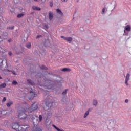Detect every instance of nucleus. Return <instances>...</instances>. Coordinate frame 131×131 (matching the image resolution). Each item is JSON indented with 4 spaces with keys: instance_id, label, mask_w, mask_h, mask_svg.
Listing matches in <instances>:
<instances>
[{
    "instance_id": "nucleus-1",
    "label": "nucleus",
    "mask_w": 131,
    "mask_h": 131,
    "mask_svg": "<svg viewBox=\"0 0 131 131\" xmlns=\"http://www.w3.org/2000/svg\"><path fill=\"white\" fill-rule=\"evenodd\" d=\"M38 108V104L37 103L35 102L32 104L31 107H28V110L27 108L25 109L21 108L20 110L19 111V114L18 117L20 119H25L26 117H27V115L25 114V112L28 111L29 113H30L31 111H34V110H37Z\"/></svg>"
},
{
    "instance_id": "nucleus-2",
    "label": "nucleus",
    "mask_w": 131,
    "mask_h": 131,
    "mask_svg": "<svg viewBox=\"0 0 131 131\" xmlns=\"http://www.w3.org/2000/svg\"><path fill=\"white\" fill-rule=\"evenodd\" d=\"M28 126L27 125H21L20 126L19 123H13L12 124L13 129H15L17 131H25L27 129Z\"/></svg>"
},
{
    "instance_id": "nucleus-3",
    "label": "nucleus",
    "mask_w": 131,
    "mask_h": 131,
    "mask_svg": "<svg viewBox=\"0 0 131 131\" xmlns=\"http://www.w3.org/2000/svg\"><path fill=\"white\" fill-rule=\"evenodd\" d=\"M32 119L33 120V123L34 125H36V124H37L39 122V121H38V117H37L36 115H32Z\"/></svg>"
},
{
    "instance_id": "nucleus-4",
    "label": "nucleus",
    "mask_w": 131,
    "mask_h": 131,
    "mask_svg": "<svg viewBox=\"0 0 131 131\" xmlns=\"http://www.w3.org/2000/svg\"><path fill=\"white\" fill-rule=\"evenodd\" d=\"M4 61H5L6 64V66L5 67V68L6 69H8V68H9V65H8L7 59H4V60H2V59H0V69H1L2 66H3V62H4Z\"/></svg>"
},
{
    "instance_id": "nucleus-5",
    "label": "nucleus",
    "mask_w": 131,
    "mask_h": 131,
    "mask_svg": "<svg viewBox=\"0 0 131 131\" xmlns=\"http://www.w3.org/2000/svg\"><path fill=\"white\" fill-rule=\"evenodd\" d=\"M46 106L44 107V109H46L47 110H49L53 105H54V103H51L49 102H46Z\"/></svg>"
},
{
    "instance_id": "nucleus-6",
    "label": "nucleus",
    "mask_w": 131,
    "mask_h": 131,
    "mask_svg": "<svg viewBox=\"0 0 131 131\" xmlns=\"http://www.w3.org/2000/svg\"><path fill=\"white\" fill-rule=\"evenodd\" d=\"M2 71L4 74H8L7 71H8V72H12L13 74H14V75H16V72H15V71H12L9 69H7V70H6L5 69H3L2 70Z\"/></svg>"
},
{
    "instance_id": "nucleus-7",
    "label": "nucleus",
    "mask_w": 131,
    "mask_h": 131,
    "mask_svg": "<svg viewBox=\"0 0 131 131\" xmlns=\"http://www.w3.org/2000/svg\"><path fill=\"white\" fill-rule=\"evenodd\" d=\"M129 76L130 75L129 74H127L126 76V79H125V84H126V85H128V83H127V81H128L129 80Z\"/></svg>"
},
{
    "instance_id": "nucleus-8",
    "label": "nucleus",
    "mask_w": 131,
    "mask_h": 131,
    "mask_svg": "<svg viewBox=\"0 0 131 131\" xmlns=\"http://www.w3.org/2000/svg\"><path fill=\"white\" fill-rule=\"evenodd\" d=\"M53 18H54V13L52 12H49V19L50 20L53 19Z\"/></svg>"
},
{
    "instance_id": "nucleus-9",
    "label": "nucleus",
    "mask_w": 131,
    "mask_h": 131,
    "mask_svg": "<svg viewBox=\"0 0 131 131\" xmlns=\"http://www.w3.org/2000/svg\"><path fill=\"white\" fill-rule=\"evenodd\" d=\"M32 9L34 11H40L41 10L40 8L36 6H33Z\"/></svg>"
},
{
    "instance_id": "nucleus-10",
    "label": "nucleus",
    "mask_w": 131,
    "mask_h": 131,
    "mask_svg": "<svg viewBox=\"0 0 131 131\" xmlns=\"http://www.w3.org/2000/svg\"><path fill=\"white\" fill-rule=\"evenodd\" d=\"M64 38H65V40H67V41H68L70 43L72 41V37H68Z\"/></svg>"
},
{
    "instance_id": "nucleus-11",
    "label": "nucleus",
    "mask_w": 131,
    "mask_h": 131,
    "mask_svg": "<svg viewBox=\"0 0 131 131\" xmlns=\"http://www.w3.org/2000/svg\"><path fill=\"white\" fill-rule=\"evenodd\" d=\"M61 71H64V72L66 71L70 72L71 71V70L69 68H65L61 70Z\"/></svg>"
},
{
    "instance_id": "nucleus-12",
    "label": "nucleus",
    "mask_w": 131,
    "mask_h": 131,
    "mask_svg": "<svg viewBox=\"0 0 131 131\" xmlns=\"http://www.w3.org/2000/svg\"><path fill=\"white\" fill-rule=\"evenodd\" d=\"M56 12L57 13H58V14H59V15H61V16H63V12H62V11H61V10H60L59 9H57L56 10Z\"/></svg>"
},
{
    "instance_id": "nucleus-13",
    "label": "nucleus",
    "mask_w": 131,
    "mask_h": 131,
    "mask_svg": "<svg viewBox=\"0 0 131 131\" xmlns=\"http://www.w3.org/2000/svg\"><path fill=\"white\" fill-rule=\"evenodd\" d=\"M125 30L126 31H130V26L129 25H127V26L125 27Z\"/></svg>"
},
{
    "instance_id": "nucleus-14",
    "label": "nucleus",
    "mask_w": 131,
    "mask_h": 131,
    "mask_svg": "<svg viewBox=\"0 0 131 131\" xmlns=\"http://www.w3.org/2000/svg\"><path fill=\"white\" fill-rule=\"evenodd\" d=\"M27 81L28 83H30V84H31V85H34V83L32 82V81L30 79H28Z\"/></svg>"
},
{
    "instance_id": "nucleus-15",
    "label": "nucleus",
    "mask_w": 131,
    "mask_h": 131,
    "mask_svg": "<svg viewBox=\"0 0 131 131\" xmlns=\"http://www.w3.org/2000/svg\"><path fill=\"white\" fill-rule=\"evenodd\" d=\"M89 113H90V110H89L88 111H87L85 112V113L84 115V118H86V117H87L88 115H89Z\"/></svg>"
},
{
    "instance_id": "nucleus-16",
    "label": "nucleus",
    "mask_w": 131,
    "mask_h": 131,
    "mask_svg": "<svg viewBox=\"0 0 131 131\" xmlns=\"http://www.w3.org/2000/svg\"><path fill=\"white\" fill-rule=\"evenodd\" d=\"M12 105H13L12 101H10L9 103L6 104V105L7 106V107H10L11 106H12Z\"/></svg>"
},
{
    "instance_id": "nucleus-17",
    "label": "nucleus",
    "mask_w": 131,
    "mask_h": 131,
    "mask_svg": "<svg viewBox=\"0 0 131 131\" xmlns=\"http://www.w3.org/2000/svg\"><path fill=\"white\" fill-rule=\"evenodd\" d=\"M26 48H27V49H30L31 48V43H29L27 44Z\"/></svg>"
},
{
    "instance_id": "nucleus-18",
    "label": "nucleus",
    "mask_w": 131,
    "mask_h": 131,
    "mask_svg": "<svg viewBox=\"0 0 131 131\" xmlns=\"http://www.w3.org/2000/svg\"><path fill=\"white\" fill-rule=\"evenodd\" d=\"M24 15V14L23 13L18 14L17 15V18H21V17H23Z\"/></svg>"
},
{
    "instance_id": "nucleus-19",
    "label": "nucleus",
    "mask_w": 131,
    "mask_h": 131,
    "mask_svg": "<svg viewBox=\"0 0 131 131\" xmlns=\"http://www.w3.org/2000/svg\"><path fill=\"white\" fill-rule=\"evenodd\" d=\"M6 85V83H3L0 85V88L2 89V88H5Z\"/></svg>"
},
{
    "instance_id": "nucleus-20",
    "label": "nucleus",
    "mask_w": 131,
    "mask_h": 131,
    "mask_svg": "<svg viewBox=\"0 0 131 131\" xmlns=\"http://www.w3.org/2000/svg\"><path fill=\"white\" fill-rule=\"evenodd\" d=\"M40 69L45 70H47L48 69V68L45 67V66H42L40 67Z\"/></svg>"
},
{
    "instance_id": "nucleus-21",
    "label": "nucleus",
    "mask_w": 131,
    "mask_h": 131,
    "mask_svg": "<svg viewBox=\"0 0 131 131\" xmlns=\"http://www.w3.org/2000/svg\"><path fill=\"white\" fill-rule=\"evenodd\" d=\"M12 84L13 85H16L17 84H18V82H17V81L14 80L12 82Z\"/></svg>"
},
{
    "instance_id": "nucleus-22",
    "label": "nucleus",
    "mask_w": 131,
    "mask_h": 131,
    "mask_svg": "<svg viewBox=\"0 0 131 131\" xmlns=\"http://www.w3.org/2000/svg\"><path fill=\"white\" fill-rule=\"evenodd\" d=\"M39 120L40 122L42 120V116L41 115H39Z\"/></svg>"
},
{
    "instance_id": "nucleus-23",
    "label": "nucleus",
    "mask_w": 131,
    "mask_h": 131,
    "mask_svg": "<svg viewBox=\"0 0 131 131\" xmlns=\"http://www.w3.org/2000/svg\"><path fill=\"white\" fill-rule=\"evenodd\" d=\"M97 104H98V102H97V100L93 101V105H94V106H96V105H97Z\"/></svg>"
},
{
    "instance_id": "nucleus-24",
    "label": "nucleus",
    "mask_w": 131,
    "mask_h": 131,
    "mask_svg": "<svg viewBox=\"0 0 131 131\" xmlns=\"http://www.w3.org/2000/svg\"><path fill=\"white\" fill-rule=\"evenodd\" d=\"M68 91V89H66L64 91L62 92V95H66L67 94V91Z\"/></svg>"
},
{
    "instance_id": "nucleus-25",
    "label": "nucleus",
    "mask_w": 131,
    "mask_h": 131,
    "mask_svg": "<svg viewBox=\"0 0 131 131\" xmlns=\"http://www.w3.org/2000/svg\"><path fill=\"white\" fill-rule=\"evenodd\" d=\"M30 94H31L32 93L33 94V97H36V94H35L34 93H33V92L32 91H30Z\"/></svg>"
},
{
    "instance_id": "nucleus-26",
    "label": "nucleus",
    "mask_w": 131,
    "mask_h": 131,
    "mask_svg": "<svg viewBox=\"0 0 131 131\" xmlns=\"http://www.w3.org/2000/svg\"><path fill=\"white\" fill-rule=\"evenodd\" d=\"M6 101H7V99L6 98V97H4L3 99L2 100V103H5V102H6Z\"/></svg>"
},
{
    "instance_id": "nucleus-27",
    "label": "nucleus",
    "mask_w": 131,
    "mask_h": 131,
    "mask_svg": "<svg viewBox=\"0 0 131 131\" xmlns=\"http://www.w3.org/2000/svg\"><path fill=\"white\" fill-rule=\"evenodd\" d=\"M7 29H14V26L7 27Z\"/></svg>"
},
{
    "instance_id": "nucleus-28",
    "label": "nucleus",
    "mask_w": 131,
    "mask_h": 131,
    "mask_svg": "<svg viewBox=\"0 0 131 131\" xmlns=\"http://www.w3.org/2000/svg\"><path fill=\"white\" fill-rule=\"evenodd\" d=\"M43 26H44V27H45L46 28H49V26L47 25V24H45L44 25H43Z\"/></svg>"
},
{
    "instance_id": "nucleus-29",
    "label": "nucleus",
    "mask_w": 131,
    "mask_h": 131,
    "mask_svg": "<svg viewBox=\"0 0 131 131\" xmlns=\"http://www.w3.org/2000/svg\"><path fill=\"white\" fill-rule=\"evenodd\" d=\"M14 2L15 3V4H18V3L19 2V0H14Z\"/></svg>"
},
{
    "instance_id": "nucleus-30",
    "label": "nucleus",
    "mask_w": 131,
    "mask_h": 131,
    "mask_svg": "<svg viewBox=\"0 0 131 131\" xmlns=\"http://www.w3.org/2000/svg\"><path fill=\"white\" fill-rule=\"evenodd\" d=\"M53 5H54V4L53 3V2H50V7H53Z\"/></svg>"
},
{
    "instance_id": "nucleus-31",
    "label": "nucleus",
    "mask_w": 131,
    "mask_h": 131,
    "mask_svg": "<svg viewBox=\"0 0 131 131\" xmlns=\"http://www.w3.org/2000/svg\"><path fill=\"white\" fill-rule=\"evenodd\" d=\"M104 12H105V8H103L101 14H104Z\"/></svg>"
},
{
    "instance_id": "nucleus-32",
    "label": "nucleus",
    "mask_w": 131,
    "mask_h": 131,
    "mask_svg": "<svg viewBox=\"0 0 131 131\" xmlns=\"http://www.w3.org/2000/svg\"><path fill=\"white\" fill-rule=\"evenodd\" d=\"M61 38H63V39L65 40V38H66V37H64V36H61Z\"/></svg>"
},
{
    "instance_id": "nucleus-33",
    "label": "nucleus",
    "mask_w": 131,
    "mask_h": 131,
    "mask_svg": "<svg viewBox=\"0 0 131 131\" xmlns=\"http://www.w3.org/2000/svg\"><path fill=\"white\" fill-rule=\"evenodd\" d=\"M8 54H9V56H12V52H9L8 53Z\"/></svg>"
},
{
    "instance_id": "nucleus-34",
    "label": "nucleus",
    "mask_w": 131,
    "mask_h": 131,
    "mask_svg": "<svg viewBox=\"0 0 131 131\" xmlns=\"http://www.w3.org/2000/svg\"><path fill=\"white\" fill-rule=\"evenodd\" d=\"M39 37H41V35H38L37 36V38H39Z\"/></svg>"
},
{
    "instance_id": "nucleus-35",
    "label": "nucleus",
    "mask_w": 131,
    "mask_h": 131,
    "mask_svg": "<svg viewBox=\"0 0 131 131\" xmlns=\"http://www.w3.org/2000/svg\"><path fill=\"white\" fill-rule=\"evenodd\" d=\"M125 102L126 103H128V99H126V100H125Z\"/></svg>"
},
{
    "instance_id": "nucleus-36",
    "label": "nucleus",
    "mask_w": 131,
    "mask_h": 131,
    "mask_svg": "<svg viewBox=\"0 0 131 131\" xmlns=\"http://www.w3.org/2000/svg\"><path fill=\"white\" fill-rule=\"evenodd\" d=\"M11 41H12V39H9L8 40V42H11Z\"/></svg>"
},
{
    "instance_id": "nucleus-37",
    "label": "nucleus",
    "mask_w": 131,
    "mask_h": 131,
    "mask_svg": "<svg viewBox=\"0 0 131 131\" xmlns=\"http://www.w3.org/2000/svg\"><path fill=\"white\" fill-rule=\"evenodd\" d=\"M62 2H64V3H65V2H67V0H62Z\"/></svg>"
},
{
    "instance_id": "nucleus-38",
    "label": "nucleus",
    "mask_w": 131,
    "mask_h": 131,
    "mask_svg": "<svg viewBox=\"0 0 131 131\" xmlns=\"http://www.w3.org/2000/svg\"><path fill=\"white\" fill-rule=\"evenodd\" d=\"M2 117V113H0V118Z\"/></svg>"
},
{
    "instance_id": "nucleus-39",
    "label": "nucleus",
    "mask_w": 131,
    "mask_h": 131,
    "mask_svg": "<svg viewBox=\"0 0 131 131\" xmlns=\"http://www.w3.org/2000/svg\"><path fill=\"white\" fill-rule=\"evenodd\" d=\"M2 3V0H0V3Z\"/></svg>"
},
{
    "instance_id": "nucleus-40",
    "label": "nucleus",
    "mask_w": 131,
    "mask_h": 131,
    "mask_svg": "<svg viewBox=\"0 0 131 131\" xmlns=\"http://www.w3.org/2000/svg\"><path fill=\"white\" fill-rule=\"evenodd\" d=\"M34 2H36L37 0H34Z\"/></svg>"
},
{
    "instance_id": "nucleus-41",
    "label": "nucleus",
    "mask_w": 131,
    "mask_h": 131,
    "mask_svg": "<svg viewBox=\"0 0 131 131\" xmlns=\"http://www.w3.org/2000/svg\"><path fill=\"white\" fill-rule=\"evenodd\" d=\"M0 39H1V36H0Z\"/></svg>"
}]
</instances>
